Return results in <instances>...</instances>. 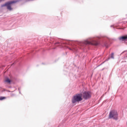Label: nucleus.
<instances>
[{"mask_svg":"<svg viewBox=\"0 0 127 127\" xmlns=\"http://www.w3.org/2000/svg\"><path fill=\"white\" fill-rule=\"evenodd\" d=\"M99 39H100V37H99L88 38L87 40L82 42H79L77 43L78 46L74 45L72 46L71 48H68V49L73 52H77L78 49H81L84 51L86 48V45H99L100 44Z\"/></svg>","mask_w":127,"mask_h":127,"instance_id":"1","label":"nucleus"},{"mask_svg":"<svg viewBox=\"0 0 127 127\" xmlns=\"http://www.w3.org/2000/svg\"><path fill=\"white\" fill-rule=\"evenodd\" d=\"M82 96V93H78L73 96L71 99L72 104H76V103H79V102H81V101L83 100Z\"/></svg>","mask_w":127,"mask_h":127,"instance_id":"2","label":"nucleus"},{"mask_svg":"<svg viewBox=\"0 0 127 127\" xmlns=\"http://www.w3.org/2000/svg\"><path fill=\"white\" fill-rule=\"evenodd\" d=\"M18 1H19V0H16L6 2L4 4H2L1 5V7L6 6L7 9H8V10H12V8L10 5L12 4V3H16V2H18Z\"/></svg>","mask_w":127,"mask_h":127,"instance_id":"3","label":"nucleus"},{"mask_svg":"<svg viewBox=\"0 0 127 127\" xmlns=\"http://www.w3.org/2000/svg\"><path fill=\"white\" fill-rule=\"evenodd\" d=\"M119 115L118 114V111L116 110H112L109 113V119H112L115 121H118Z\"/></svg>","mask_w":127,"mask_h":127,"instance_id":"4","label":"nucleus"},{"mask_svg":"<svg viewBox=\"0 0 127 127\" xmlns=\"http://www.w3.org/2000/svg\"><path fill=\"white\" fill-rule=\"evenodd\" d=\"M109 40H110V39L108 38V37H104L101 40L102 44L106 47V48H108V43L109 42Z\"/></svg>","mask_w":127,"mask_h":127,"instance_id":"5","label":"nucleus"},{"mask_svg":"<svg viewBox=\"0 0 127 127\" xmlns=\"http://www.w3.org/2000/svg\"><path fill=\"white\" fill-rule=\"evenodd\" d=\"M83 98L84 100H88L92 97L91 95V92L89 91H84L83 92V94H82Z\"/></svg>","mask_w":127,"mask_h":127,"instance_id":"6","label":"nucleus"},{"mask_svg":"<svg viewBox=\"0 0 127 127\" xmlns=\"http://www.w3.org/2000/svg\"><path fill=\"white\" fill-rule=\"evenodd\" d=\"M119 39L121 41H125V40H127V36H123L120 37H119Z\"/></svg>","mask_w":127,"mask_h":127,"instance_id":"7","label":"nucleus"},{"mask_svg":"<svg viewBox=\"0 0 127 127\" xmlns=\"http://www.w3.org/2000/svg\"><path fill=\"white\" fill-rule=\"evenodd\" d=\"M5 99H6V97L0 96V101H2V100H5Z\"/></svg>","mask_w":127,"mask_h":127,"instance_id":"8","label":"nucleus"},{"mask_svg":"<svg viewBox=\"0 0 127 127\" xmlns=\"http://www.w3.org/2000/svg\"><path fill=\"white\" fill-rule=\"evenodd\" d=\"M4 82H7V83H10L11 81L10 79H9V78H7L5 81Z\"/></svg>","mask_w":127,"mask_h":127,"instance_id":"9","label":"nucleus"},{"mask_svg":"<svg viewBox=\"0 0 127 127\" xmlns=\"http://www.w3.org/2000/svg\"><path fill=\"white\" fill-rule=\"evenodd\" d=\"M110 58H112V59H114V53H112L110 56Z\"/></svg>","mask_w":127,"mask_h":127,"instance_id":"10","label":"nucleus"},{"mask_svg":"<svg viewBox=\"0 0 127 127\" xmlns=\"http://www.w3.org/2000/svg\"><path fill=\"white\" fill-rule=\"evenodd\" d=\"M110 60V58H108L105 61H109Z\"/></svg>","mask_w":127,"mask_h":127,"instance_id":"11","label":"nucleus"},{"mask_svg":"<svg viewBox=\"0 0 127 127\" xmlns=\"http://www.w3.org/2000/svg\"><path fill=\"white\" fill-rule=\"evenodd\" d=\"M18 90L19 91V94H21V92H20V88H18Z\"/></svg>","mask_w":127,"mask_h":127,"instance_id":"12","label":"nucleus"},{"mask_svg":"<svg viewBox=\"0 0 127 127\" xmlns=\"http://www.w3.org/2000/svg\"><path fill=\"white\" fill-rule=\"evenodd\" d=\"M2 0H0V2H1V1H2Z\"/></svg>","mask_w":127,"mask_h":127,"instance_id":"13","label":"nucleus"},{"mask_svg":"<svg viewBox=\"0 0 127 127\" xmlns=\"http://www.w3.org/2000/svg\"><path fill=\"white\" fill-rule=\"evenodd\" d=\"M113 25H111V27H113Z\"/></svg>","mask_w":127,"mask_h":127,"instance_id":"14","label":"nucleus"}]
</instances>
